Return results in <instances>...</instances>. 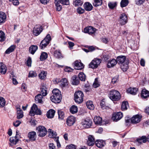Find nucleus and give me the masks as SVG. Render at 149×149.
Returning a JSON list of instances; mask_svg holds the SVG:
<instances>
[{
	"mask_svg": "<svg viewBox=\"0 0 149 149\" xmlns=\"http://www.w3.org/2000/svg\"><path fill=\"white\" fill-rule=\"evenodd\" d=\"M52 93L53 95L51 97V101L55 103H59L62 98L61 92L57 89H54Z\"/></svg>",
	"mask_w": 149,
	"mask_h": 149,
	"instance_id": "f257e3e1",
	"label": "nucleus"
},
{
	"mask_svg": "<svg viewBox=\"0 0 149 149\" xmlns=\"http://www.w3.org/2000/svg\"><path fill=\"white\" fill-rule=\"evenodd\" d=\"M109 98L113 101H118L120 99L121 96L120 93L115 90H111L109 94Z\"/></svg>",
	"mask_w": 149,
	"mask_h": 149,
	"instance_id": "f03ea898",
	"label": "nucleus"
},
{
	"mask_svg": "<svg viewBox=\"0 0 149 149\" xmlns=\"http://www.w3.org/2000/svg\"><path fill=\"white\" fill-rule=\"evenodd\" d=\"M84 94L81 91H78L75 92L74 94V100L78 104L81 103L83 100Z\"/></svg>",
	"mask_w": 149,
	"mask_h": 149,
	"instance_id": "7ed1b4c3",
	"label": "nucleus"
},
{
	"mask_svg": "<svg viewBox=\"0 0 149 149\" xmlns=\"http://www.w3.org/2000/svg\"><path fill=\"white\" fill-rule=\"evenodd\" d=\"M29 114L31 116H33L35 114L41 115L42 112L41 110L38 108L37 106L34 104L31 108Z\"/></svg>",
	"mask_w": 149,
	"mask_h": 149,
	"instance_id": "20e7f679",
	"label": "nucleus"
},
{
	"mask_svg": "<svg viewBox=\"0 0 149 149\" xmlns=\"http://www.w3.org/2000/svg\"><path fill=\"white\" fill-rule=\"evenodd\" d=\"M51 40V37L49 34H48L45 38L41 42L40 47L41 49H44L49 44Z\"/></svg>",
	"mask_w": 149,
	"mask_h": 149,
	"instance_id": "39448f33",
	"label": "nucleus"
},
{
	"mask_svg": "<svg viewBox=\"0 0 149 149\" xmlns=\"http://www.w3.org/2000/svg\"><path fill=\"white\" fill-rule=\"evenodd\" d=\"M37 133L38 136L43 137L46 135L47 131L46 128L43 126H39L36 128Z\"/></svg>",
	"mask_w": 149,
	"mask_h": 149,
	"instance_id": "423d86ee",
	"label": "nucleus"
},
{
	"mask_svg": "<svg viewBox=\"0 0 149 149\" xmlns=\"http://www.w3.org/2000/svg\"><path fill=\"white\" fill-rule=\"evenodd\" d=\"M101 63V60L100 59L96 58L92 61L89 64V68L95 69L97 68Z\"/></svg>",
	"mask_w": 149,
	"mask_h": 149,
	"instance_id": "0eeeda50",
	"label": "nucleus"
},
{
	"mask_svg": "<svg viewBox=\"0 0 149 149\" xmlns=\"http://www.w3.org/2000/svg\"><path fill=\"white\" fill-rule=\"evenodd\" d=\"M42 31V26L40 25H36L33 28V33L34 35L38 36Z\"/></svg>",
	"mask_w": 149,
	"mask_h": 149,
	"instance_id": "6e6552de",
	"label": "nucleus"
},
{
	"mask_svg": "<svg viewBox=\"0 0 149 149\" xmlns=\"http://www.w3.org/2000/svg\"><path fill=\"white\" fill-rule=\"evenodd\" d=\"M73 65L74 69L76 70H81L84 68V65L80 61H76L73 63Z\"/></svg>",
	"mask_w": 149,
	"mask_h": 149,
	"instance_id": "1a4fd4ad",
	"label": "nucleus"
},
{
	"mask_svg": "<svg viewBox=\"0 0 149 149\" xmlns=\"http://www.w3.org/2000/svg\"><path fill=\"white\" fill-rule=\"evenodd\" d=\"M96 29L91 26H89L85 28L84 29V33H88L91 35L94 34L95 32Z\"/></svg>",
	"mask_w": 149,
	"mask_h": 149,
	"instance_id": "9d476101",
	"label": "nucleus"
},
{
	"mask_svg": "<svg viewBox=\"0 0 149 149\" xmlns=\"http://www.w3.org/2000/svg\"><path fill=\"white\" fill-rule=\"evenodd\" d=\"M123 116V114L121 112H118L113 114L112 119L115 122H117Z\"/></svg>",
	"mask_w": 149,
	"mask_h": 149,
	"instance_id": "9b49d317",
	"label": "nucleus"
},
{
	"mask_svg": "<svg viewBox=\"0 0 149 149\" xmlns=\"http://www.w3.org/2000/svg\"><path fill=\"white\" fill-rule=\"evenodd\" d=\"M119 18L120 24L121 25H124L127 22V17L125 14L123 13L121 14Z\"/></svg>",
	"mask_w": 149,
	"mask_h": 149,
	"instance_id": "f8f14e48",
	"label": "nucleus"
},
{
	"mask_svg": "<svg viewBox=\"0 0 149 149\" xmlns=\"http://www.w3.org/2000/svg\"><path fill=\"white\" fill-rule=\"evenodd\" d=\"M141 118L140 115H136L133 116L131 119V122L133 123H139Z\"/></svg>",
	"mask_w": 149,
	"mask_h": 149,
	"instance_id": "ddd939ff",
	"label": "nucleus"
},
{
	"mask_svg": "<svg viewBox=\"0 0 149 149\" xmlns=\"http://www.w3.org/2000/svg\"><path fill=\"white\" fill-rule=\"evenodd\" d=\"M116 60L112 59L107 61V66L108 68H111L115 66L117 63Z\"/></svg>",
	"mask_w": 149,
	"mask_h": 149,
	"instance_id": "4468645a",
	"label": "nucleus"
},
{
	"mask_svg": "<svg viewBox=\"0 0 149 149\" xmlns=\"http://www.w3.org/2000/svg\"><path fill=\"white\" fill-rule=\"evenodd\" d=\"M81 123L84 127L88 128L91 126L92 121L91 120L87 119L83 120Z\"/></svg>",
	"mask_w": 149,
	"mask_h": 149,
	"instance_id": "2eb2a0df",
	"label": "nucleus"
},
{
	"mask_svg": "<svg viewBox=\"0 0 149 149\" xmlns=\"http://www.w3.org/2000/svg\"><path fill=\"white\" fill-rule=\"evenodd\" d=\"M75 121V118L73 116L68 117L67 120V124L69 126L72 125Z\"/></svg>",
	"mask_w": 149,
	"mask_h": 149,
	"instance_id": "dca6fc26",
	"label": "nucleus"
},
{
	"mask_svg": "<svg viewBox=\"0 0 149 149\" xmlns=\"http://www.w3.org/2000/svg\"><path fill=\"white\" fill-rule=\"evenodd\" d=\"M116 60L117 63L119 64H123L125 63L126 60V57L124 56H119L117 57Z\"/></svg>",
	"mask_w": 149,
	"mask_h": 149,
	"instance_id": "f3484780",
	"label": "nucleus"
},
{
	"mask_svg": "<svg viewBox=\"0 0 149 149\" xmlns=\"http://www.w3.org/2000/svg\"><path fill=\"white\" fill-rule=\"evenodd\" d=\"M84 9L87 11H90L93 8V6L89 2H85L83 5Z\"/></svg>",
	"mask_w": 149,
	"mask_h": 149,
	"instance_id": "a211bd4d",
	"label": "nucleus"
},
{
	"mask_svg": "<svg viewBox=\"0 0 149 149\" xmlns=\"http://www.w3.org/2000/svg\"><path fill=\"white\" fill-rule=\"evenodd\" d=\"M28 136L30 140L31 141H34L36 139V134L34 131H32L29 133Z\"/></svg>",
	"mask_w": 149,
	"mask_h": 149,
	"instance_id": "6ab92c4d",
	"label": "nucleus"
},
{
	"mask_svg": "<svg viewBox=\"0 0 149 149\" xmlns=\"http://www.w3.org/2000/svg\"><path fill=\"white\" fill-rule=\"evenodd\" d=\"M95 142V139L93 136L91 135H89L87 142L88 145L90 146H93Z\"/></svg>",
	"mask_w": 149,
	"mask_h": 149,
	"instance_id": "aec40b11",
	"label": "nucleus"
},
{
	"mask_svg": "<svg viewBox=\"0 0 149 149\" xmlns=\"http://www.w3.org/2000/svg\"><path fill=\"white\" fill-rule=\"evenodd\" d=\"M137 90V88L130 87L126 91L127 93L134 95L136 94Z\"/></svg>",
	"mask_w": 149,
	"mask_h": 149,
	"instance_id": "412c9836",
	"label": "nucleus"
},
{
	"mask_svg": "<svg viewBox=\"0 0 149 149\" xmlns=\"http://www.w3.org/2000/svg\"><path fill=\"white\" fill-rule=\"evenodd\" d=\"M141 96L143 99H146L149 97V91L144 89L141 91Z\"/></svg>",
	"mask_w": 149,
	"mask_h": 149,
	"instance_id": "4be33fe9",
	"label": "nucleus"
},
{
	"mask_svg": "<svg viewBox=\"0 0 149 149\" xmlns=\"http://www.w3.org/2000/svg\"><path fill=\"white\" fill-rule=\"evenodd\" d=\"M147 139V137L146 136H143L141 137H139L136 140V141L139 144H142L143 143H145Z\"/></svg>",
	"mask_w": 149,
	"mask_h": 149,
	"instance_id": "5701e85b",
	"label": "nucleus"
},
{
	"mask_svg": "<svg viewBox=\"0 0 149 149\" xmlns=\"http://www.w3.org/2000/svg\"><path fill=\"white\" fill-rule=\"evenodd\" d=\"M0 73L2 74H5L7 71L6 65L2 63H0Z\"/></svg>",
	"mask_w": 149,
	"mask_h": 149,
	"instance_id": "b1692460",
	"label": "nucleus"
},
{
	"mask_svg": "<svg viewBox=\"0 0 149 149\" xmlns=\"http://www.w3.org/2000/svg\"><path fill=\"white\" fill-rule=\"evenodd\" d=\"M23 112L22 110L19 107L17 108V118L18 119H20L23 117Z\"/></svg>",
	"mask_w": 149,
	"mask_h": 149,
	"instance_id": "393cba45",
	"label": "nucleus"
},
{
	"mask_svg": "<svg viewBox=\"0 0 149 149\" xmlns=\"http://www.w3.org/2000/svg\"><path fill=\"white\" fill-rule=\"evenodd\" d=\"M55 112V111L54 110L50 109L47 112L46 116L48 118H52L54 117Z\"/></svg>",
	"mask_w": 149,
	"mask_h": 149,
	"instance_id": "a878e982",
	"label": "nucleus"
},
{
	"mask_svg": "<svg viewBox=\"0 0 149 149\" xmlns=\"http://www.w3.org/2000/svg\"><path fill=\"white\" fill-rule=\"evenodd\" d=\"M96 145L99 148H102L105 145V143L102 140H97L95 141Z\"/></svg>",
	"mask_w": 149,
	"mask_h": 149,
	"instance_id": "bb28decb",
	"label": "nucleus"
},
{
	"mask_svg": "<svg viewBox=\"0 0 149 149\" xmlns=\"http://www.w3.org/2000/svg\"><path fill=\"white\" fill-rule=\"evenodd\" d=\"M6 18V16L4 12H0V24L4 22Z\"/></svg>",
	"mask_w": 149,
	"mask_h": 149,
	"instance_id": "cd10ccee",
	"label": "nucleus"
},
{
	"mask_svg": "<svg viewBox=\"0 0 149 149\" xmlns=\"http://www.w3.org/2000/svg\"><path fill=\"white\" fill-rule=\"evenodd\" d=\"M43 96L41 94H39L35 96V100L36 102L38 103H42L43 101L42 100Z\"/></svg>",
	"mask_w": 149,
	"mask_h": 149,
	"instance_id": "c85d7f7f",
	"label": "nucleus"
},
{
	"mask_svg": "<svg viewBox=\"0 0 149 149\" xmlns=\"http://www.w3.org/2000/svg\"><path fill=\"white\" fill-rule=\"evenodd\" d=\"M54 56L57 58H60L63 57L61 53L60 50H56L54 52Z\"/></svg>",
	"mask_w": 149,
	"mask_h": 149,
	"instance_id": "c756f323",
	"label": "nucleus"
},
{
	"mask_svg": "<svg viewBox=\"0 0 149 149\" xmlns=\"http://www.w3.org/2000/svg\"><path fill=\"white\" fill-rule=\"evenodd\" d=\"M38 47L36 45L31 46L29 49V51L32 54H33L38 49Z\"/></svg>",
	"mask_w": 149,
	"mask_h": 149,
	"instance_id": "7c9ffc66",
	"label": "nucleus"
},
{
	"mask_svg": "<svg viewBox=\"0 0 149 149\" xmlns=\"http://www.w3.org/2000/svg\"><path fill=\"white\" fill-rule=\"evenodd\" d=\"M94 121L96 124L101 125L102 123V118L100 116L95 117Z\"/></svg>",
	"mask_w": 149,
	"mask_h": 149,
	"instance_id": "2f4dec72",
	"label": "nucleus"
},
{
	"mask_svg": "<svg viewBox=\"0 0 149 149\" xmlns=\"http://www.w3.org/2000/svg\"><path fill=\"white\" fill-rule=\"evenodd\" d=\"M16 46L15 45H12L6 50L5 53L6 54H9L13 52Z\"/></svg>",
	"mask_w": 149,
	"mask_h": 149,
	"instance_id": "473e14b6",
	"label": "nucleus"
},
{
	"mask_svg": "<svg viewBox=\"0 0 149 149\" xmlns=\"http://www.w3.org/2000/svg\"><path fill=\"white\" fill-rule=\"evenodd\" d=\"M70 111L72 114L76 113L78 111V108L77 106L75 105H72L70 109Z\"/></svg>",
	"mask_w": 149,
	"mask_h": 149,
	"instance_id": "72a5a7b5",
	"label": "nucleus"
},
{
	"mask_svg": "<svg viewBox=\"0 0 149 149\" xmlns=\"http://www.w3.org/2000/svg\"><path fill=\"white\" fill-rule=\"evenodd\" d=\"M102 3V0H94L93 4L94 7H97L101 6Z\"/></svg>",
	"mask_w": 149,
	"mask_h": 149,
	"instance_id": "f704fd0d",
	"label": "nucleus"
},
{
	"mask_svg": "<svg viewBox=\"0 0 149 149\" xmlns=\"http://www.w3.org/2000/svg\"><path fill=\"white\" fill-rule=\"evenodd\" d=\"M86 106L87 108L91 110H93L94 108V106L93 104L92 101H89L87 102L86 103Z\"/></svg>",
	"mask_w": 149,
	"mask_h": 149,
	"instance_id": "c9c22d12",
	"label": "nucleus"
},
{
	"mask_svg": "<svg viewBox=\"0 0 149 149\" xmlns=\"http://www.w3.org/2000/svg\"><path fill=\"white\" fill-rule=\"evenodd\" d=\"M128 107V103L127 102L124 101L122 102L121 109L123 111L127 110Z\"/></svg>",
	"mask_w": 149,
	"mask_h": 149,
	"instance_id": "e433bc0d",
	"label": "nucleus"
},
{
	"mask_svg": "<svg viewBox=\"0 0 149 149\" xmlns=\"http://www.w3.org/2000/svg\"><path fill=\"white\" fill-rule=\"evenodd\" d=\"M72 83L74 85H77L79 83V80L78 79V78L76 77V75L73 76L72 77Z\"/></svg>",
	"mask_w": 149,
	"mask_h": 149,
	"instance_id": "4c0bfd02",
	"label": "nucleus"
},
{
	"mask_svg": "<svg viewBox=\"0 0 149 149\" xmlns=\"http://www.w3.org/2000/svg\"><path fill=\"white\" fill-rule=\"evenodd\" d=\"M18 141V139L15 137H12L10 138V142L14 145L16 144Z\"/></svg>",
	"mask_w": 149,
	"mask_h": 149,
	"instance_id": "58836bf2",
	"label": "nucleus"
},
{
	"mask_svg": "<svg viewBox=\"0 0 149 149\" xmlns=\"http://www.w3.org/2000/svg\"><path fill=\"white\" fill-rule=\"evenodd\" d=\"M120 67L123 71H126L128 68V63H124L120 65Z\"/></svg>",
	"mask_w": 149,
	"mask_h": 149,
	"instance_id": "ea45409f",
	"label": "nucleus"
},
{
	"mask_svg": "<svg viewBox=\"0 0 149 149\" xmlns=\"http://www.w3.org/2000/svg\"><path fill=\"white\" fill-rule=\"evenodd\" d=\"M58 118L59 119L62 120L64 117V112L61 110H58Z\"/></svg>",
	"mask_w": 149,
	"mask_h": 149,
	"instance_id": "a19ab883",
	"label": "nucleus"
},
{
	"mask_svg": "<svg viewBox=\"0 0 149 149\" xmlns=\"http://www.w3.org/2000/svg\"><path fill=\"white\" fill-rule=\"evenodd\" d=\"M55 4L56 6V10L58 11H60L62 9V6L59 4L60 3L58 1L55 0Z\"/></svg>",
	"mask_w": 149,
	"mask_h": 149,
	"instance_id": "79ce46f5",
	"label": "nucleus"
},
{
	"mask_svg": "<svg viewBox=\"0 0 149 149\" xmlns=\"http://www.w3.org/2000/svg\"><path fill=\"white\" fill-rule=\"evenodd\" d=\"M129 3L128 0H121L120 2V6L122 8H123L127 6Z\"/></svg>",
	"mask_w": 149,
	"mask_h": 149,
	"instance_id": "37998d69",
	"label": "nucleus"
},
{
	"mask_svg": "<svg viewBox=\"0 0 149 149\" xmlns=\"http://www.w3.org/2000/svg\"><path fill=\"white\" fill-rule=\"evenodd\" d=\"M47 73V72L42 71L39 74V77L41 79H44L46 77Z\"/></svg>",
	"mask_w": 149,
	"mask_h": 149,
	"instance_id": "c03bdc74",
	"label": "nucleus"
},
{
	"mask_svg": "<svg viewBox=\"0 0 149 149\" xmlns=\"http://www.w3.org/2000/svg\"><path fill=\"white\" fill-rule=\"evenodd\" d=\"M78 76L80 80L83 81H85L86 79V76L83 73H79Z\"/></svg>",
	"mask_w": 149,
	"mask_h": 149,
	"instance_id": "a18cd8bd",
	"label": "nucleus"
},
{
	"mask_svg": "<svg viewBox=\"0 0 149 149\" xmlns=\"http://www.w3.org/2000/svg\"><path fill=\"white\" fill-rule=\"evenodd\" d=\"M46 88L45 87L43 86L40 89V93L42 95V96H45L47 94V90Z\"/></svg>",
	"mask_w": 149,
	"mask_h": 149,
	"instance_id": "49530a36",
	"label": "nucleus"
},
{
	"mask_svg": "<svg viewBox=\"0 0 149 149\" xmlns=\"http://www.w3.org/2000/svg\"><path fill=\"white\" fill-rule=\"evenodd\" d=\"M47 57V54L45 52H43L40 56V59L41 61H43L46 59Z\"/></svg>",
	"mask_w": 149,
	"mask_h": 149,
	"instance_id": "de8ad7c7",
	"label": "nucleus"
},
{
	"mask_svg": "<svg viewBox=\"0 0 149 149\" xmlns=\"http://www.w3.org/2000/svg\"><path fill=\"white\" fill-rule=\"evenodd\" d=\"M6 101L5 99L3 97H0V107H2L5 105Z\"/></svg>",
	"mask_w": 149,
	"mask_h": 149,
	"instance_id": "09e8293b",
	"label": "nucleus"
},
{
	"mask_svg": "<svg viewBox=\"0 0 149 149\" xmlns=\"http://www.w3.org/2000/svg\"><path fill=\"white\" fill-rule=\"evenodd\" d=\"M83 2L81 0H76L73 2V5L75 6H81L83 4Z\"/></svg>",
	"mask_w": 149,
	"mask_h": 149,
	"instance_id": "8fccbe9b",
	"label": "nucleus"
},
{
	"mask_svg": "<svg viewBox=\"0 0 149 149\" xmlns=\"http://www.w3.org/2000/svg\"><path fill=\"white\" fill-rule=\"evenodd\" d=\"M48 132L49 133V136L50 138H53V137H54L56 136L55 134L54 133V131L53 130H52L51 129H49L48 130Z\"/></svg>",
	"mask_w": 149,
	"mask_h": 149,
	"instance_id": "3c124183",
	"label": "nucleus"
},
{
	"mask_svg": "<svg viewBox=\"0 0 149 149\" xmlns=\"http://www.w3.org/2000/svg\"><path fill=\"white\" fill-rule=\"evenodd\" d=\"M61 82L63 87H65L68 85V81L66 78L63 79L61 80Z\"/></svg>",
	"mask_w": 149,
	"mask_h": 149,
	"instance_id": "603ef678",
	"label": "nucleus"
},
{
	"mask_svg": "<svg viewBox=\"0 0 149 149\" xmlns=\"http://www.w3.org/2000/svg\"><path fill=\"white\" fill-rule=\"evenodd\" d=\"M37 75V74L35 71H31L29 72L28 77H36Z\"/></svg>",
	"mask_w": 149,
	"mask_h": 149,
	"instance_id": "864d4df0",
	"label": "nucleus"
},
{
	"mask_svg": "<svg viewBox=\"0 0 149 149\" xmlns=\"http://www.w3.org/2000/svg\"><path fill=\"white\" fill-rule=\"evenodd\" d=\"M5 39V34L2 31H0V41H3Z\"/></svg>",
	"mask_w": 149,
	"mask_h": 149,
	"instance_id": "5fc2aeb1",
	"label": "nucleus"
},
{
	"mask_svg": "<svg viewBox=\"0 0 149 149\" xmlns=\"http://www.w3.org/2000/svg\"><path fill=\"white\" fill-rule=\"evenodd\" d=\"M116 2H109V3L108 5L109 7L111 9H113L116 6Z\"/></svg>",
	"mask_w": 149,
	"mask_h": 149,
	"instance_id": "6e6d98bb",
	"label": "nucleus"
},
{
	"mask_svg": "<svg viewBox=\"0 0 149 149\" xmlns=\"http://www.w3.org/2000/svg\"><path fill=\"white\" fill-rule=\"evenodd\" d=\"M77 11L78 13L81 14L84 12L85 10L79 7L77 9Z\"/></svg>",
	"mask_w": 149,
	"mask_h": 149,
	"instance_id": "4d7b16f0",
	"label": "nucleus"
},
{
	"mask_svg": "<svg viewBox=\"0 0 149 149\" xmlns=\"http://www.w3.org/2000/svg\"><path fill=\"white\" fill-rule=\"evenodd\" d=\"M145 0H135V3L138 5H140L145 2Z\"/></svg>",
	"mask_w": 149,
	"mask_h": 149,
	"instance_id": "13d9d810",
	"label": "nucleus"
},
{
	"mask_svg": "<svg viewBox=\"0 0 149 149\" xmlns=\"http://www.w3.org/2000/svg\"><path fill=\"white\" fill-rule=\"evenodd\" d=\"M66 149H76V147L75 145L73 144H71L67 146L66 147Z\"/></svg>",
	"mask_w": 149,
	"mask_h": 149,
	"instance_id": "bf43d9fd",
	"label": "nucleus"
},
{
	"mask_svg": "<svg viewBox=\"0 0 149 149\" xmlns=\"http://www.w3.org/2000/svg\"><path fill=\"white\" fill-rule=\"evenodd\" d=\"M64 70L66 72H70L72 71L73 70V69L71 68L70 67L66 66Z\"/></svg>",
	"mask_w": 149,
	"mask_h": 149,
	"instance_id": "052dcab7",
	"label": "nucleus"
},
{
	"mask_svg": "<svg viewBox=\"0 0 149 149\" xmlns=\"http://www.w3.org/2000/svg\"><path fill=\"white\" fill-rule=\"evenodd\" d=\"M31 59L30 57H29L26 62L27 65L28 66H31Z\"/></svg>",
	"mask_w": 149,
	"mask_h": 149,
	"instance_id": "680f3d73",
	"label": "nucleus"
},
{
	"mask_svg": "<svg viewBox=\"0 0 149 149\" xmlns=\"http://www.w3.org/2000/svg\"><path fill=\"white\" fill-rule=\"evenodd\" d=\"M21 123V122L19 120H17L15 122L13 123V125L15 127L18 126Z\"/></svg>",
	"mask_w": 149,
	"mask_h": 149,
	"instance_id": "e2e57ef3",
	"label": "nucleus"
},
{
	"mask_svg": "<svg viewBox=\"0 0 149 149\" xmlns=\"http://www.w3.org/2000/svg\"><path fill=\"white\" fill-rule=\"evenodd\" d=\"M40 1L41 3L46 4L49 2V0H40Z\"/></svg>",
	"mask_w": 149,
	"mask_h": 149,
	"instance_id": "0e129e2a",
	"label": "nucleus"
},
{
	"mask_svg": "<svg viewBox=\"0 0 149 149\" xmlns=\"http://www.w3.org/2000/svg\"><path fill=\"white\" fill-rule=\"evenodd\" d=\"M102 41L104 43L107 44L109 42V40L107 38H104L102 39Z\"/></svg>",
	"mask_w": 149,
	"mask_h": 149,
	"instance_id": "69168bd1",
	"label": "nucleus"
},
{
	"mask_svg": "<svg viewBox=\"0 0 149 149\" xmlns=\"http://www.w3.org/2000/svg\"><path fill=\"white\" fill-rule=\"evenodd\" d=\"M68 44L69 47L71 49H72V47L74 46V45L73 42H68Z\"/></svg>",
	"mask_w": 149,
	"mask_h": 149,
	"instance_id": "338daca9",
	"label": "nucleus"
},
{
	"mask_svg": "<svg viewBox=\"0 0 149 149\" xmlns=\"http://www.w3.org/2000/svg\"><path fill=\"white\" fill-rule=\"evenodd\" d=\"M49 148L50 149H55V146L53 143H51L49 144Z\"/></svg>",
	"mask_w": 149,
	"mask_h": 149,
	"instance_id": "774afa93",
	"label": "nucleus"
}]
</instances>
